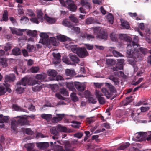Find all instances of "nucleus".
Here are the masks:
<instances>
[{"label":"nucleus","mask_w":151,"mask_h":151,"mask_svg":"<svg viewBox=\"0 0 151 151\" xmlns=\"http://www.w3.org/2000/svg\"><path fill=\"white\" fill-rule=\"evenodd\" d=\"M19 119L17 120L18 125L21 126L29 125V123L26 117H25L23 116H17Z\"/></svg>","instance_id":"nucleus-8"},{"label":"nucleus","mask_w":151,"mask_h":151,"mask_svg":"<svg viewBox=\"0 0 151 151\" xmlns=\"http://www.w3.org/2000/svg\"><path fill=\"white\" fill-rule=\"evenodd\" d=\"M106 63L108 65L112 66L116 64V61L115 60L113 59H106Z\"/></svg>","instance_id":"nucleus-28"},{"label":"nucleus","mask_w":151,"mask_h":151,"mask_svg":"<svg viewBox=\"0 0 151 151\" xmlns=\"http://www.w3.org/2000/svg\"><path fill=\"white\" fill-rule=\"evenodd\" d=\"M109 79L112 80L114 83V85H118L119 83V82L118 79L114 77L113 76H110Z\"/></svg>","instance_id":"nucleus-41"},{"label":"nucleus","mask_w":151,"mask_h":151,"mask_svg":"<svg viewBox=\"0 0 151 151\" xmlns=\"http://www.w3.org/2000/svg\"><path fill=\"white\" fill-rule=\"evenodd\" d=\"M27 34L28 35L35 37L36 36L37 34V31L36 30L32 31L29 30L27 32Z\"/></svg>","instance_id":"nucleus-36"},{"label":"nucleus","mask_w":151,"mask_h":151,"mask_svg":"<svg viewBox=\"0 0 151 151\" xmlns=\"http://www.w3.org/2000/svg\"><path fill=\"white\" fill-rule=\"evenodd\" d=\"M39 68L38 67H32L30 69V72L33 73H36L38 72L39 70Z\"/></svg>","instance_id":"nucleus-50"},{"label":"nucleus","mask_w":151,"mask_h":151,"mask_svg":"<svg viewBox=\"0 0 151 151\" xmlns=\"http://www.w3.org/2000/svg\"><path fill=\"white\" fill-rule=\"evenodd\" d=\"M69 46L72 51L80 57L83 58L88 55V53L85 48H79L76 45H69Z\"/></svg>","instance_id":"nucleus-2"},{"label":"nucleus","mask_w":151,"mask_h":151,"mask_svg":"<svg viewBox=\"0 0 151 151\" xmlns=\"http://www.w3.org/2000/svg\"><path fill=\"white\" fill-rule=\"evenodd\" d=\"M20 85H19V86ZM24 91V89L19 86L17 87L16 91L17 94H21L23 93Z\"/></svg>","instance_id":"nucleus-53"},{"label":"nucleus","mask_w":151,"mask_h":151,"mask_svg":"<svg viewBox=\"0 0 151 151\" xmlns=\"http://www.w3.org/2000/svg\"><path fill=\"white\" fill-rule=\"evenodd\" d=\"M43 13L41 10H38L37 11V18L40 20V21L42 22L43 20V18L42 17Z\"/></svg>","instance_id":"nucleus-26"},{"label":"nucleus","mask_w":151,"mask_h":151,"mask_svg":"<svg viewBox=\"0 0 151 151\" xmlns=\"http://www.w3.org/2000/svg\"><path fill=\"white\" fill-rule=\"evenodd\" d=\"M66 3L68 5V8L69 10L72 12H75L77 6L75 4L73 1L70 0H66Z\"/></svg>","instance_id":"nucleus-9"},{"label":"nucleus","mask_w":151,"mask_h":151,"mask_svg":"<svg viewBox=\"0 0 151 151\" xmlns=\"http://www.w3.org/2000/svg\"><path fill=\"white\" fill-rule=\"evenodd\" d=\"M8 20V12L7 10H5L3 14V20L6 22Z\"/></svg>","instance_id":"nucleus-47"},{"label":"nucleus","mask_w":151,"mask_h":151,"mask_svg":"<svg viewBox=\"0 0 151 151\" xmlns=\"http://www.w3.org/2000/svg\"><path fill=\"white\" fill-rule=\"evenodd\" d=\"M74 85L76 89L80 91H83L86 88V86L84 84L78 82H75Z\"/></svg>","instance_id":"nucleus-11"},{"label":"nucleus","mask_w":151,"mask_h":151,"mask_svg":"<svg viewBox=\"0 0 151 151\" xmlns=\"http://www.w3.org/2000/svg\"><path fill=\"white\" fill-rule=\"evenodd\" d=\"M25 133L28 135H32L34 134V132L30 128H26L25 130Z\"/></svg>","instance_id":"nucleus-56"},{"label":"nucleus","mask_w":151,"mask_h":151,"mask_svg":"<svg viewBox=\"0 0 151 151\" xmlns=\"http://www.w3.org/2000/svg\"><path fill=\"white\" fill-rule=\"evenodd\" d=\"M112 53L114 56L115 57L121 56L122 54L118 51L114 50L112 52Z\"/></svg>","instance_id":"nucleus-61"},{"label":"nucleus","mask_w":151,"mask_h":151,"mask_svg":"<svg viewBox=\"0 0 151 151\" xmlns=\"http://www.w3.org/2000/svg\"><path fill=\"white\" fill-rule=\"evenodd\" d=\"M73 124L71 125L72 127L75 128H79L80 127L81 123L76 121H73L72 122Z\"/></svg>","instance_id":"nucleus-34"},{"label":"nucleus","mask_w":151,"mask_h":151,"mask_svg":"<svg viewBox=\"0 0 151 151\" xmlns=\"http://www.w3.org/2000/svg\"><path fill=\"white\" fill-rule=\"evenodd\" d=\"M59 131L57 130V127H53L50 130L51 133L54 135L57 136L58 135Z\"/></svg>","instance_id":"nucleus-38"},{"label":"nucleus","mask_w":151,"mask_h":151,"mask_svg":"<svg viewBox=\"0 0 151 151\" xmlns=\"http://www.w3.org/2000/svg\"><path fill=\"white\" fill-rule=\"evenodd\" d=\"M139 50L144 55H145L147 53V49L145 48L141 47L139 48Z\"/></svg>","instance_id":"nucleus-59"},{"label":"nucleus","mask_w":151,"mask_h":151,"mask_svg":"<svg viewBox=\"0 0 151 151\" xmlns=\"http://www.w3.org/2000/svg\"><path fill=\"white\" fill-rule=\"evenodd\" d=\"M35 145L33 143H28L25 144L24 147L27 150V151H38L34 148Z\"/></svg>","instance_id":"nucleus-16"},{"label":"nucleus","mask_w":151,"mask_h":151,"mask_svg":"<svg viewBox=\"0 0 151 151\" xmlns=\"http://www.w3.org/2000/svg\"><path fill=\"white\" fill-rule=\"evenodd\" d=\"M69 56L71 61L73 63H78L79 62L80 60L77 55L70 54L69 55Z\"/></svg>","instance_id":"nucleus-15"},{"label":"nucleus","mask_w":151,"mask_h":151,"mask_svg":"<svg viewBox=\"0 0 151 151\" xmlns=\"http://www.w3.org/2000/svg\"><path fill=\"white\" fill-rule=\"evenodd\" d=\"M16 77L14 74H11L9 75H6L5 76L4 84L7 83L14 82L15 79Z\"/></svg>","instance_id":"nucleus-10"},{"label":"nucleus","mask_w":151,"mask_h":151,"mask_svg":"<svg viewBox=\"0 0 151 151\" xmlns=\"http://www.w3.org/2000/svg\"><path fill=\"white\" fill-rule=\"evenodd\" d=\"M69 18L72 22L76 24L79 23L78 19L74 15H71L69 16Z\"/></svg>","instance_id":"nucleus-29"},{"label":"nucleus","mask_w":151,"mask_h":151,"mask_svg":"<svg viewBox=\"0 0 151 151\" xmlns=\"http://www.w3.org/2000/svg\"><path fill=\"white\" fill-rule=\"evenodd\" d=\"M119 38L122 40H124L126 41L127 42L130 43V44H131L133 47L135 46L138 47V44L137 43L138 40V38L137 36H135L133 39V41H132V38L126 34H121L119 36Z\"/></svg>","instance_id":"nucleus-3"},{"label":"nucleus","mask_w":151,"mask_h":151,"mask_svg":"<svg viewBox=\"0 0 151 151\" xmlns=\"http://www.w3.org/2000/svg\"><path fill=\"white\" fill-rule=\"evenodd\" d=\"M137 114V112L134 110L132 111L131 114V116L133 119V120L135 122H138L139 120L138 117L136 116V114Z\"/></svg>","instance_id":"nucleus-32"},{"label":"nucleus","mask_w":151,"mask_h":151,"mask_svg":"<svg viewBox=\"0 0 151 151\" xmlns=\"http://www.w3.org/2000/svg\"><path fill=\"white\" fill-rule=\"evenodd\" d=\"M34 47L33 45H31L29 44H28L27 46V50L29 52H32Z\"/></svg>","instance_id":"nucleus-54"},{"label":"nucleus","mask_w":151,"mask_h":151,"mask_svg":"<svg viewBox=\"0 0 151 151\" xmlns=\"http://www.w3.org/2000/svg\"><path fill=\"white\" fill-rule=\"evenodd\" d=\"M40 37L42 38L40 40L39 42L47 46L49 45V41L48 35L46 33H41L40 34Z\"/></svg>","instance_id":"nucleus-5"},{"label":"nucleus","mask_w":151,"mask_h":151,"mask_svg":"<svg viewBox=\"0 0 151 151\" xmlns=\"http://www.w3.org/2000/svg\"><path fill=\"white\" fill-rule=\"evenodd\" d=\"M49 45H52L53 46H56L57 45V42L56 41V39L54 37H51L50 39H49Z\"/></svg>","instance_id":"nucleus-40"},{"label":"nucleus","mask_w":151,"mask_h":151,"mask_svg":"<svg viewBox=\"0 0 151 151\" xmlns=\"http://www.w3.org/2000/svg\"><path fill=\"white\" fill-rule=\"evenodd\" d=\"M62 24L64 26L68 27L69 28L73 27V24L68 20V19H64L62 22Z\"/></svg>","instance_id":"nucleus-17"},{"label":"nucleus","mask_w":151,"mask_h":151,"mask_svg":"<svg viewBox=\"0 0 151 151\" xmlns=\"http://www.w3.org/2000/svg\"><path fill=\"white\" fill-rule=\"evenodd\" d=\"M96 37L97 39L105 41L107 39L108 34L104 29H101L98 32Z\"/></svg>","instance_id":"nucleus-7"},{"label":"nucleus","mask_w":151,"mask_h":151,"mask_svg":"<svg viewBox=\"0 0 151 151\" xmlns=\"http://www.w3.org/2000/svg\"><path fill=\"white\" fill-rule=\"evenodd\" d=\"M106 84L108 85V88H103L101 89V91L104 95L109 99L111 97L114 92V87L109 83H107Z\"/></svg>","instance_id":"nucleus-4"},{"label":"nucleus","mask_w":151,"mask_h":151,"mask_svg":"<svg viewBox=\"0 0 151 151\" xmlns=\"http://www.w3.org/2000/svg\"><path fill=\"white\" fill-rule=\"evenodd\" d=\"M37 18L34 17L33 18H30V21L33 23H36L38 24L39 23L38 21L37 20Z\"/></svg>","instance_id":"nucleus-63"},{"label":"nucleus","mask_w":151,"mask_h":151,"mask_svg":"<svg viewBox=\"0 0 151 151\" xmlns=\"http://www.w3.org/2000/svg\"><path fill=\"white\" fill-rule=\"evenodd\" d=\"M130 144L129 142H127L121 145L118 148L119 150H124L125 149L127 148L129 145Z\"/></svg>","instance_id":"nucleus-37"},{"label":"nucleus","mask_w":151,"mask_h":151,"mask_svg":"<svg viewBox=\"0 0 151 151\" xmlns=\"http://www.w3.org/2000/svg\"><path fill=\"white\" fill-rule=\"evenodd\" d=\"M124 62V60H120L117 63L115 67L113 68V71H117L118 70H122L123 69V63Z\"/></svg>","instance_id":"nucleus-13"},{"label":"nucleus","mask_w":151,"mask_h":151,"mask_svg":"<svg viewBox=\"0 0 151 151\" xmlns=\"http://www.w3.org/2000/svg\"><path fill=\"white\" fill-rule=\"evenodd\" d=\"M27 14L30 17H35V14L33 11L31 9H28L27 10Z\"/></svg>","instance_id":"nucleus-57"},{"label":"nucleus","mask_w":151,"mask_h":151,"mask_svg":"<svg viewBox=\"0 0 151 151\" xmlns=\"http://www.w3.org/2000/svg\"><path fill=\"white\" fill-rule=\"evenodd\" d=\"M42 88V86L41 85H37L32 87V89L34 91H39Z\"/></svg>","instance_id":"nucleus-52"},{"label":"nucleus","mask_w":151,"mask_h":151,"mask_svg":"<svg viewBox=\"0 0 151 151\" xmlns=\"http://www.w3.org/2000/svg\"><path fill=\"white\" fill-rule=\"evenodd\" d=\"M147 133L146 132H140L138 133V135L137 136V138L138 139H142L145 137Z\"/></svg>","instance_id":"nucleus-51"},{"label":"nucleus","mask_w":151,"mask_h":151,"mask_svg":"<svg viewBox=\"0 0 151 151\" xmlns=\"http://www.w3.org/2000/svg\"><path fill=\"white\" fill-rule=\"evenodd\" d=\"M47 75L45 73H42L40 74H37L35 78L37 80H40L41 82L43 81L47 77Z\"/></svg>","instance_id":"nucleus-18"},{"label":"nucleus","mask_w":151,"mask_h":151,"mask_svg":"<svg viewBox=\"0 0 151 151\" xmlns=\"http://www.w3.org/2000/svg\"><path fill=\"white\" fill-rule=\"evenodd\" d=\"M52 115L50 114H42L41 115V117L47 120H50L52 117Z\"/></svg>","instance_id":"nucleus-49"},{"label":"nucleus","mask_w":151,"mask_h":151,"mask_svg":"<svg viewBox=\"0 0 151 151\" xmlns=\"http://www.w3.org/2000/svg\"><path fill=\"white\" fill-rule=\"evenodd\" d=\"M121 25L123 27H125L127 29H129L130 28L129 23L127 21H121Z\"/></svg>","instance_id":"nucleus-43"},{"label":"nucleus","mask_w":151,"mask_h":151,"mask_svg":"<svg viewBox=\"0 0 151 151\" xmlns=\"http://www.w3.org/2000/svg\"><path fill=\"white\" fill-rule=\"evenodd\" d=\"M12 109L17 111L27 112V110H26L22 108L20 106L15 104H13Z\"/></svg>","instance_id":"nucleus-20"},{"label":"nucleus","mask_w":151,"mask_h":151,"mask_svg":"<svg viewBox=\"0 0 151 151\" xmlns=\"http://www.w3.org/2000/svg\"><path fill=\"white\" fill-rule=\"evenodd\" d=\"M58 39L61 42H65V41H71V39L70 38L63 35L59 36L58 37Z\"/></svg>","instance_id":"nucleus-24"},{"label":"nucleus","mask_w":151,"mask_h":151,"mask_svg":"<svg viewBox=\"0 0 151 151\" xmlns=\"http://www.w3.org/2000/svg\"><path fill=\"white\" fill-rule=\"evenodd\" d=\"M24 31V29H17L16 34L18 36L22 35H23L22 32Z\"/></svg>","instance_id":"nucleus-60"},{"label":"nucleus","mask_w":151,"mask_h":151,"mask_svg":"<svg viewBox=\"0 0 151 151\" xmlns=\"http://www.w3.org/2000/svg\"><path fill=\"white\" fill-rule=\"evenodd\" d=\"M107 18L108 20V22L111 24H112L114 22V17L112 15L109 13L107 16Z\"/></svg>","instance_id":"nucleus-46"},{"label":"nucleus","mask_w":151,"mask_h":151,"mask_svg":"<svg viewBox=\"0 0 151 151\" xmlns=\"http://www.w3.org/2000/svg\"><path fill=\"white\" fill-rule=\"evenodd\" d=\"M99 103L101 104H104L105 103V100L104 97L101 96L97 98Z\"/></svg>","instance_id":"nucleus-55"},{"label":"nucleus","mask_w":151,"mask_h":151,"mask_svg":"<svg viewBox=\"0 0 151 151\" xmlns=\"http://www.w3.org/2000/svg\"><path fill=\"white\" fill-rule=\"evenodd\" d=\"M48 75L52 78L50 79V81H55V77L57 74V72L55 70H50L48 71L47 72Z\"/></svg>","instance_id":"nucleus-14"},{"label":"nucleus","mask_w":151,"mask_h":151,"mask_svg":"<svg viewBox=\"0 0 151 151\" xmlns=\"http://www.w3.org/2000/svg\"><path fill=\"white\" fill-rule=\"evenodd\" d=\"M11 48V44L7 43L6 45L4 46V49L6 51H8L10 50Z\"/></svg>","instance_id":"nucleus-62"},{"label":"nucleus","mask_w":151,"mask_h":151,"mask_svg":"<svg viewBox=\"0 0 151 151\" xmlns=\"http://www.w3.org/2000/svg\"><path fill=\"white\" fill-rule=\"evenodd\" d=\"M10 85L9 84H3V85L0 86V96L4 95L7 92L11 93L12 91L9 88Z\"/></svg>","instance_id":"nucleus-6"},{"label":"nucleus","mask_w":151,"mask_h":151,"mask_svg":"<svg viewBox=\"0 0 151 151\" xmlns=\"http://www.w3.org/2000/svg\"><path fill=\"white\" fill-rule=\"evenodd\" d=\"M70 96L73 101L76 102L78 100V98L76 94L74 92H72Z\"/></svg>","instance_id":"nucleus-44"},{"label":"nucleus","mask_w":151,"mask_h":151,"mask_svg":"<svg viewBox=\"0 0 151 151\" xmlns=\"http://www.w3.org/2000/svg\"><path fill=\"white\" fill-rule=\"evenodd\" d=\"M65 149L66 151H73V148L70 145L66 146Z\"/></svg>","instance_id":"nucleus-64"},{"label":"nucleus","mask_w":151,"mask_h":151,"mask_svg":"<svg viewBox=\"0 0 151 151\" xmlns=\"http://www.w3.org/2000/svg\"><path fill=\"white\" fill-rule=\"evenodd\" d=\"M86 38L87 40L92 41L95 38V37L91 34H86Z\"/></svg>","instance_id":"nucleus-58"},{"label":"nucleus","mask_w":151,"mask_h":151,"mask_svg":"<svg viewBox=\"0 0 151 151\" xmlns=\"http://www.w3.org/2000/svg\"><path fill=\"white\" fill-rule=\"evenodd\" d=\"M80 3L82 6H84L87 9H89L90 8V4L87 0H81Z\"/></svg>","instance_id":"nucleus-22"},{"label":"nucleus","mask_w":151,"mask_h":151,"mask_svg":"<svg viewBox=\"0 0 151 151\" xmlns=\"http://www.w3.org/2000/svg\"><path fill=\"white\" fill-rule=\"evenodd\" d=\"M131 96L127 97L126 98L125 100L122 101V105L124 106H127L129 104L132 102L133 99Z\"/></svg>","instance_id":"nucleus-23"},{"label":"nucleus","mask_w":151,"mask_h":151,"mask_svg":"<svg viewBox=\"0 0 151 151\" xmlns=\"http://www.w3.org/2000/svg\"><path fill=\"white\" fill-rule=\"evenodd\" d=\"M9 120V118L7 116H4L2 115L1 117L0 118V123H7L8 122Z\"/></svg>","instance_id":"nucleus-39"},{"label":"nucleus","mask_w":151,"mask_h":151,"mask_svg":"<svg viewBox=\"0 0 151 151\" xmlns=\"http://www.w3.org/2000/svg\"><path fill=\"white\" fill-rule=\"evenodd\" d=\"M52 55L54 57L53 63L54 64L56 65L59 63L61 62V55L60 53H57L53 52Z\"/></svg>","instance_id":"nucleus-12"},{"label":"nucleus","mask_w":151,"mask_h":151,"mask_svg":"<svg viewBox=\"0 0 151 151\" xmlns=\"http://www.w3.org/2000/svg\"><path fill=\"white\" fill-rule=\"evenodd\" d=\"M17 122L15 120H13L11 122V128L14 132L16 131L17 128Z\"/></svg>","instance_id":"nucleus-30"},{"label":"nucleus","mask_w":151,"mask_h":151,"mask_svg":"<svg viewBox=\"0 0 151 151\" xmlns=\"http://www.w3.org/2000/svg\"><path fill=\"white\" fill-rule=\"evenodd\" d=\"M60 93L64 96H69V93L68 91L66 89L64 88H62L60 89Z\"/></svg>","instance_id":"nucleus-45"},{"label":"nucleus","mask_w":151,"mask_h":151,"mask_svg":"<svg viewBox=\"0 0 151 151\" xmlns=\"http://www.w3.org/2000/svg\"><path fill=\"white\" fill-rule=\"evenodd\" d=\"M12 52L13 54L15 55H20L21 53L20 49L18 48H14L12 49Z\"/></svg>","instance_id":"nucleus-31"},{"label":"nucleus","mask_w":151,"mask_h":151,"mask_svg":"<svg viewBox=\"0 0 151 151\" xmlns=\"http://www.w3.org/2000/svg\"><path fill=\"white\" fill-rule=\"evenodd\" d=\"M30 78L28 77L23 78L19 82V85H22L24 86H26L27 84H29V83Z\"/></svg>","instance_id":"nucleus-21"},{"label":"nucleus","mask_w":151,"mask_h":151,"mask_svg":"<svg viewBox=\"0 0 151 151\" xmlns=\"http://www.w3.org/2000/svg\"><path fill=\"white\" fill-rule=\"evenodd\" d=\"M44 18L47 22L51 24L54 23L55 21L54 19L49 17L46 14L45 15Z\"/></svg>","instance_id":"nucleus-27"},{"label":"nucleus","mask_w":151,"mask_h":151,"mask_svg":"<svg viewBox=\"0 0 151 151\" xmlns=\"http://www.w3.org/2000/svg\"><path fill=\"white\" fill-rule=\"evenodd\" d=\"M66 87L70 90L73 91L75 89L73 83H66Z\"/></svg>","instance_id":"nucleus-48"},{"label":"nucleus","mask_w":151,"mask_h":151,"mask_svg":"<svg viewBox=\"0 0 151 151\" xmlns=\"http://www.w3.org/2000/svg\"><path fill=\"white\" fill-rule=\"evenodd\" d=\"M86 23L88 24L95 23L96 22V21L94 18L92 17L88 18L86 20Z\"/></svg>","instance_id":"nucleus-42"},{"label":"nucleus","mask_w":151,"mask_h":151,"mask_svg":"<svg viewBox=\"0 0 151 151\" xmlns=\"http://www.w3.org/2000/svg\"><path fill=\"white\" fill-rule=\"evenodd\" d=\"M0 65L3 68H5L8 65L7 60L6 58H0Z\"/></svg>","instance_id":"nucleus-25"},{"label":"nucleus","mask_w":151,"mask_h":151,"mask_svg":"<svg viewBox=\"0 0 151 151\" xmlns=\"http://www.w3.org/2000/svg\"><path fill=\"white\" fill-rule=\"evenodd\" d=\"M127 55L128 57L132 58L135 62L141 60L143 56L138 52L137 50L131 44L128 45L127 47Z\"/></svg>","instance_id":"nucleus-1"},{"label":"nucleus","mask_w":151,"mask_h":151,"mask_svg":"<svg viewBox=\"0 0 151 151\" xmlns=\"http://www.w3.org/2000/svg\"><path fill=\"white\" fill-rule=\"evenodd\" d=\"M65 73L67 76H72L75 75V72L73 70L69 69H67L65 71Z\"/></svg>","instance_id":"nucleus-35"},{"label":"nucleus","mask_w":151,"mask_h":151,"mask_svg":"<svg viewBox=\"0 0 151 151\" xmlns=\"http://www.w3.org/2000/svg\"><path fill=\"white\" fill-rule=\"evenodd\" d=\"M37 145L38 148L43 150L47 148L49 146V144L48 142H39Z\"/></svg>","instance_id":"nucleus-19"},{"label":"nucleus","mask_w":151,"mask_h":151,"mask_svg":"<svg viewBox=\"0 0 151 151\" xmlns=\"http://www.w3.org/2000/svg\"><path fill=\"white\" fill-rule=\"evenodd\" d=\"M57 130L59 132H69L68 131L66 127L62 126L61 125H59L57 126Z\"/></svg>","instance_id":"nucleus-33"}]
</instances>
